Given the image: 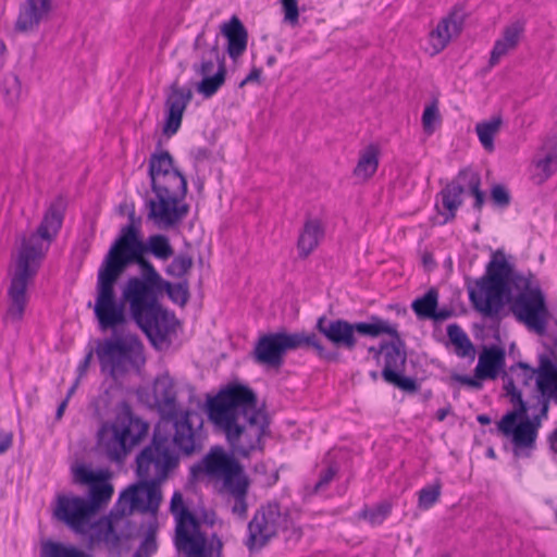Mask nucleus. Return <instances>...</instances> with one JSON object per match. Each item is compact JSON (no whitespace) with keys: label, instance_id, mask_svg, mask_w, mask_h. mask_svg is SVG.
I'll return each instance as SVG.
<instances>
[{"label":"nucleus","instance_id":"nucleus-22","mask_svg":"<svg viewBox=\"0 0 557 557\" xmlns=\"http://www.w3.org/2000/svg\"><path fill=\"white\" fill-rule=\"evenodd\" d=\"M170 89L165 100L166 120L163 127L166 136H172L178 131L184 111L193 98L191 90L180 87L177 83H173Z\"/></svg>","mask_w":557,"mask_h":557},{"label":"nucleus","instance_id":"nucleus-4","mask_svg":"<svg viewBox=\"0 0 557 557\" xmlns=\"http://www.w3.org/2000/svg\"><path fill=\"white\" fill-rule=\"evenodd\" d=\"M66 205L64 197H57L45 213L37 232L23 240L8 290L10 306L7 314L13 321H20L24 314L27 304L26 288L45 256L42 240L51 242L57 235L62 226Z\"/></svg>","mask_w":557,"mask_h":557},{"label":"nucleus","instance_id":"nucleus-30","mask_svg":"<svg viewBox=\"0 0 557 557\" xmlns=\"http://www.w3.org/2000/svg\"><path fill=\"white\" fill-rule=\"evenodd\" d=\"M457 178L448 183L440 193L444 212H440L445 216V222L453 221L456 216L458 208L462 205V194L465 186Z\"/></svg>","mask_w":557,"mask_h":557},{"label":"nucleus","instance_id":"nucleus-42","mask_svg":"<svg viewBox=\"0 0 557 557\" xmlns=\"http://www.w3.org/2000/svg\"><path fill=\"white\" fill-rule=\"evenodd\" d=\"M442 484L435 481L434 484L428 485L419 491L418 507L423 510L430 509L437 503L441 496Z\"/></svg>","mask_w":557,"mask_h":557},{"label":"nucleus","instance_id":"nucleus-10","mask_svg":"<svg viewBox=\"0 0 557 557\" xmlns=\"http://www.w3.org/2000/svg\"><path fill=\"white\" fill-rule=\"evenodd\" d=\"M149 425L133 413L123 401L112 422L101 425L97 434V450L108 460L123 463L132 449L147 435Z\"/></svg>","mask_w":557,"mask_h":557},{"label":"nucleus","instance_id":"nucleus-47","mask_svg":"<svg viewBox=\"0 0 557 557\" xmlns=\"http://www.w3.org/2000/svg\"><path fill=\"white\" fill-rule=\"evenodd\" d=\"M157 550L153 533L149 532L132 557H150Z\"/></svg>","mask_w":557,"mask_h":557},{"label":"nucleus","instance_id":"nucleus-48","mask_svg":"<svg viewBox=\"0 0 557 557\" xmlns=\"http://www.w3.org/2000/svg\"><path fill=\"white\" fill-rule=\"evenodd\" d=\"M284 20L292 25L298 22L299 10L297 0H282Z\"/></svg>","mask_w":557,"mask_h":557},{"label":"nucleus","instance_id":"nucleus-37","mask_svg":"<svg viewBox=\"0 0 557 557\" xmlns=\"http://www.w3.org/2000/svg\"><path fill=\"white\" fill-rule=\"evenodd\" d=\"M225 76V64L221 62L214 75H207L202 77L201 82H199L197 85V91L203 95L206 98L212 97L224 84Z\"/></svg>","mask_w":557,"mask_h":557},{"label":"nucleus","instance_id":"nucleus-49","mask_svg":"<svg viewBox=\"0 0 557 557\" xmlns=\"http://www.w3.org/2000/svg\"><path fill=\"white\" fill-rule=\"evenodd\" d=\"M335 474H336L335 468L329 467L327 469H325L321 473L318 482L315 483L313 491L317 493V492L325 488L330 484V482L334 479Z\"/></svg>","mask_w":557,"mask_h":557},{"label":"nucleus","instance_id":"nucleus-32","mask_svg":"<svg viewBox=\"0 0 557 557\" xmlns=\"http://www.w3.org/2000/svg\"><path fill=\"white\" fill-rule=\"evenodd\" d=\"M457 180L461 181L468 187L470 194L474 197L473 208L476 211H481L485 202V194L483 190H481L480 174L470 169H463L459 171Z\"/></svg>","mask_w":557,"mask_h":557},{"label":"nucleus","instance_id":"nucleus-2","mask_svg":"<svg viewBox=\"0 0 557 557\" xmlns=\"http://www.w3.org/2000/svg\"><path fill=\"white\" fill-rule=\"evenodd\" d=\"M207 413L214 426L224 433L234 455L247 458L263 450L269 433V417L258 407L256 393L239 383L228 384L207 400Z\"/></svg>","mask_w":557,"mask_h":557},{"label":"nucleus","instance_id":"nucleus-58","mask_svg":"<svg viewBox=\"0 0 557 557\" xmlns=\"http://www.w3.org/2000/svg\"><path fill=\"white\" fill-rule=\"evenodd\" d=\"M207 47H208V45L205 39V32L202 30L200 34H198V36L195 39L194 50H202Z\"/></svg>","mask_w":557,"mask_h":557},{"label":"nucleus","instance_id":"nucleus-38","mask_svg":"<svg viewBox=\"0 0 557 557\" xmlns=\"http://www.w3.org/2000/svg\"><path fill=\"white\" fill-rule=\"evenodd\" d=\"M149 253L154 258L166 261L174 255L170 238L163 234H154L148 237Z\"/></svg>","mask_w":557,"mask_h":557},{"label":"nucleus","instance_id":"nucleus-3","mask_svg":"<svg viewBox=\"0 0 557 557\" xmlns=\"http://www.w3.org/2000/svg\"><path fill=\"white\" fill-rule=\"evenodd\" d=\"M315 329L336 348L349 351L357 346L356 334L370 337H377L381 334L389 335L392 341L384 347V367L381 375L386 383L404 392H418L417 381L404 375L407 361L406 344L395 325L374 315L371 317V322L355 323L344 319L330 320L325 315H321L315 323Z\"/></svg>","mask_w":557,"mask_h":557},{"label":"nucleus","instance_id":"nucleus-20","mask_svg":"<svg viewBox=\"0 0 557 557\" xmlns=\"http://www.w3.org/2000/svg\"><path fill=\"white\" fill-rule=\"evenodd\" d=\"M161 483L149 480L139 479V481L125 490L119 499V505L126 503L128 505V513L134 510L140 512H154L158 510L162 499Z\"/></svg>","mask_w":557,"mask_h":557},{"label":"nucleus","instance_id":"nucleus-18","mask_svg":"<svg viewBox=\"0 0 557 557\" xmlns=\"http://www.w3.org/2000/svg\"><path fill=\"white\" fill-rule=\"evenodd\" d=\"M509 301L510 309L519 322L539 335L545 334L549 311L540 286H535L533 290L527 293H519Z\"/></svg>","mask_w":557,"mask_h":557},{"label":"nucleus","instance_id":"nucleus-9","mask_svg":"<svg viewBox=\"0 0 557 557\" xmlns=\"http://www.w3.org/2000/svg\"><path fill=\"white\" fill-rule=\"evenodd\" d=\"M146 253H149L148 239L143 242L139 232H136L132 225H124L98 270L106 298H111L112 283L117 282L129 265L137 264L140 272H158L145 257Z\"/></svg>","mask_w":557,"mask_h":557},{"label":"nucleus","instance_id":"nucleus-19","mask_svg":"<svg viewBox=\"0 0 557 557\" xmlns=\"http://www.w3.org/2000/svg\"><path fill=\"white\" fill-rule=\"evenodd\" d=\"M534 393L528 405L547 416L550 401L557 404V364L545 354L539 356Z\"/></svg>","mask_w":557,"mask_h":557},{"label":"nucleus","instance_id":"nucleus-17","mask_svg":"<svg viewBox=\"0 0 557 557\" xmlns=\"http://www.w3.org/2000/svg\"><path fill=\"white\" fill-rule=\"evenodd\" d=\"M546 417L541 416V411L531 408L528 403H521L497 422V429L503 435L511 438L513 453L520 456L521 450L535 448L542 419Z\"/></svg>","mask_w":557,"mask_h":557},{"label":"nucleus","instance_id":"nucleus-44","mask_svg":"<svg viewBox=\"0 0 557 557\" xmlns=\"http://www.w3.org/2000/svg\"><path fill=\"white\" fill-rule=\"evenodd\" d=\"M441 122V115L438 112L437 102L433 101L429 106L425 107L422 114V125L423 129L428 134H432L435 129V124Z\"/></svg>","mask_w":557,"mask_h":557},{"label":"nucleus","instance_id":"nucleus-50","mask_svg":"<svg viewBox=\"0 0 557 557\" xmlns=\"http://www.w3.org/2000/svg\"><path fill=\"white\" fill-rule=\"evenodd\" d=\"M102 540L112 548H115L120 545L121 537L111 522H109L107 530L103 533Z\"/></svg>","mask_w":557,"mask_h":557},{"label":"nucleus","instance_id":"nucleus-33","mask_svg":"<svg viewBox=\"0 0 557 557\" xmlns=\"http://www.w3.org/2000/svg\"><path fill=\"white\" fill-rule=\"evenodd\" d=\"M379 166V150L375 146H368L361 153L358 163L354 170L357 177L367 180L371 177Z\"/></svg>","mask_w":557,"mask_h":557},{"label":"nucleus","instance_id":"nucleus-63","mask_svg":"<svg viewBox=\"0 0 557 557\" xmlns=\"http://www.w3.org/2000/svg\"><path fill=\"white\" fill-rule=\"evenodd\" d=\"M476 420L482 425H488L492 422V419L487 414H479Z\"/></svg>","mask_w":557,"mask_h":557},{"label":"nucleus","instance_id":"nucleus-21","mask_svg":"<svg viewBox=\"0 0 557 557\" xmlns=\"http://www.w3.org/2000/svg\"><path fill=\"white\" fill-rule=\"evenodd\" d=\"M537 371L539 367L533 368L522 361L511 366L508 371H503L504 389L515 407L520 406L521 403H527L522 398V391L519 386L530 387L533 381L536 382ZM529 403H532V400Z\"/></svg>","mask_w":557,"mask_h":557},{"label":"nucleus","instance_id":"nucleus-56","mask_svg":"<svg viewBox=\"0 0 557 557\" xmlns=\"http://www.w3.org/2000/svg\"><path fill=\"white\" fill-rule=\"evenodd\" d=\"M388 342H382L379 347L370 346L368 351L373 355V357L379 360L381 356H383L385 351V346Z\"/></svg>","mask_w":557,"mask_h":557},{"label":"nucleus","instance_id":"nucleus-41","mask_svg":"<svg viewBox=\"0 0 557 557\" xmlns=\"http://www.w3.org/2000/svg\"><path fill=\"white\" fill-rule=\"evenodd\" d=\"M193 265V257L187 252H181L165 268V273L175 278H183L191 270Z\"/></svg>","mask_w":557,"mask_h":557},{"label":"nucleus","instance_id":"nucleus-14","mask_svg":"<svg viewBox=\"0 0 557 557\" xmlns=\"http://www.w3.org/2000/svg\"><path fill=\"white\" fill-rule=\"evenodd\" d=\"M174 431L156 426L151 442L136 456V474L138 479H149L163 483L170 473L178 467L180 458L190 457L173 441Z\"/></svg>","mask_w":557,"mask_h":557},{"label":"nucleus","instance_id":"nucleus-24","mask_svg":"<svg viewBox=\"0 0 557 557\" xmlns=\"http://www.w3.org/2000/svg\"><path fill=\"white\" fill-rule=\"evenodd\" d=\"M463 23L465 14L461 10L451 11L438 22L436 28L430 33L433 54L443 51L449 41L461 33Z\"/></svg>","mask_w":557,"mask_h":557},{"label":"nucleus","instance_id":"nucleus-59","mask_svg":"<svg viewBox=\"0 0 557 557\" xmlns=\"http://www.w3.org/2000/svg\"><path fill=\"white\" fill-rule=\"evenodd\" d=\"M451 312L447 309H442V310H434V317H431L430 319H433L435 321H443V320H446L450 317Z\"/></svg>","mask_w":557,"mask_h":557},{"label":"nucleus","instance_id":"nucleus-60","mask_svg":"<svg viewBox=\"0 0 557 557\" xmlns=\"http://www.w3.org/2000/svg\"><path fill=\"white\" fill-rule=\"evenodd\" d=\"M449 413H450V405H448L447 407L438 409L437 412H436V419L442 422V421L445 420V418Z\"/></svg>","mask_w":557,"mask_h":557},{"label":"nucleus","instance_id":"nucleus-46","mask_svg":"<svg viewBox=\"0 0 557 557\" xmlns=\"http://www.w3.org/2000/svg\"><path fill=\"white\" fill-rule=\"evenodd\" d=\"M491 199L496 207L504 209L510 205L511 196L504 185L496 184L491 189Z\"/></svg>","mask_w":557,"mask_h":557},{"label":"nucleus","instance_id":"nucleus-40","mask_svg":"<svg viewBox=\"0 0 557 557\" xmlns=\"http://www.w3.org/2000/svg\"><path fill=\"white\" fill-rule=\"evenodd\" d=\"M214 61L219 64L224 63V57L221 55L218 42L209 48L208 55L206 52L201 53V62L194 64L193 69L196 74L203 76L211 75L214 69Z\"/></svg>","mask_w":557,"mask_h":557},{"label":"nucleus","instance_id":"nucleus-57","mask_svg":"<svg viewBox=\"0 0 557 557\" xmlns=\"http://www.w3.org/2000/svg\"><path fill=\"white\" fill-rule=\"evenodd\" d=\"M547 441L550 450L557 455V426L549 433Z\"/></svg>","mask_w":557,"mask_h":557},{"label":"nucleus","instance_id":"nucleus-29","mask_svg":"<svg viewBox=\"0 0 557 557\" xmlns=\"http://www.w3.org/2000/svg\"><path fill=\"white\" fill-rule=\"evenodd\" d=\"M323 235L324 230L319 220H307L297 242L299 256L301 258H307L319 246Z\"/></svg>","mask_w":557,"mask_h":557},{"label":"nucleus","instance_id":"nucleus-45","mask_svg":"<svg viewBox=\"0 0 557 557\" xmlns=\"http://www.w3.org/2000/svg\"><path fill=\"white\" fill-rule=\"evenodd\" d=\"M3 91L9 102H15L22 91L21 82L15 74H9L3 81Z\"/></svg>","mask_w":557,"mask_h":557},{"label":"nucleus","instance_id":"nucleus-12","mask_svg":"<svg viewBox=\"0 0 557 557\" xmlns=\"http://www.w3.org/2000/svg\"><path fill=\"white\" fill-rule=\"evenodd\" d=\"M191 471L222 479L223 490L234 500L232 512L240 519L246 518L248 510L247 494L250 481L234 455H227L221 446H214L200 462L191 468Z\"/></svg>","mask_w":557,"mask_h":557},{"label":"nucleus","instance_id":"nucleus-8","mask_svg":"<svg viewBox=\"0 0 557 557\" xmlns=\"http://www.w3.org/2000/svg\"><path fill=\"white\" fill-rule=\"evenodd\" d=\"M74 481L89 485V498L58 495L53 515L74 531L83 532L90 517L109 503L114 491L101 473H96L86 466H78L74 470Z\"/></svg>","mask_w":557,"mask_h":557},{"label":"nucleus","instance_id":"nucleus-5","mask_svg":"<svg viewBox=\"0 0 557 557\" xmlns=\"http://www.w3.org/2000/svg\"><path fill=\"white\" fill-rule=\"evenodd\" d=\"M148 174L154 194V198L146 201L148 220L160 228L178 225L189 212V206L183 202L187 194L186 177L174 166V159L166 150L150 156Z\"/></svg>","mask_w":557,"mask_h":557},{"label":"nucleus","instance_id":"nucleus-1","mask_svg":"<svg viewBox=\"0 0 557 557\" xmlns=\"http://www.w3.org/2000/svg\"><path fill=\"white\" fill-rule=\"evenodd\" d=\"M111 286V298H106L97 275L96 300L94 312L102 331L115 330L127 323L126 305L136 324L144 331L153 345L164 343L173 331V315L160 304L159 272H140L139 276H131L122 287L121 298Z\"/></svg>","mask_w":557,"mask_h":557},{"label":"nucleus","instance_id":"nucleus-23","mask_svg":"<svg viewBox=\"0 0 557 557\" xmlns=\"http://www.w3.org/2000/svg\"><path fill=\"white\" fill-rule=\"evenodd\" d=\"M52 11V0H25L21 3L14 24L16 33L35 32Z\"/></svg>","mask_w":557,"mask_h":557},{"label":"nucleus","instance_id":"nucleus-43","mask_svg":"<svg viewBox=\"0 0 557 557\" xmlns=\"http://www.w3.org/2000/svg\"><path fill=\"white\" fill-rule=\"evenodd\" d=\"M391 512V505L387 503L379 504L373 509H363L359 512V518L368 520L371 524H381Z\"/></svg>","mask_w":557,"mask_h":557},{"label":"nucleus","instance_id":"nucleus-62","mask_svg":"<svg viewBox=\"0 0 557 557\" xmlns=\"http://www.w3.org/2000/svg\"><path fill=\"white\" fill-rule=\"evenodd\" d=\"M79 380H81L79 377H77V379L75 380V382L73 383V385H72V386L70 387V389L67 391V394H66L65 399H67V400H69V399L74 395V393H75V391H76V388H77V386H78V384H79Z\"/></svg>","mask_w":557,"mask_h":557},{"label":"nucleus","instance_id":"nucleus-64","mask_svg":"<svg viewBox=\"0 0 557 557\" xmlns=\"http://www.w3.org/2000/svg\"><path fill=\"white\" fill-rule=\"evenodd\" d=\"M208 157H209V151L205 148H200L196 152L197 160H203V159H207Z\"/></svg>","mask_w":557,"mask_h":557},{"label":"nucleus","instance_id":"nucleus-28","mask_svg":"<svg viewBox=\"0 0 557 557\" xmlns=\"http://www.w3.org/2000/svg\"><path fill=\"white\" fill-rule=\"evenodd\" d=\"M536 172L533 177L536 183L542 184L557 171V145L546 143L537 152L534 161Z\"/></svg>","mask_w":557,"mask_h":557},{"label":"nucleus","instance_id":"nucleus-53","mask_svg":"<svg viewBox=\"0 0 557 557\" xmlns=\"http://www.w3.org/2000/svg\"><path fill=\"white\" fill-rule=\"evenodd\" d=\"M261 73H262L261 69L253 67L250 71V73L246 76V78L240 82L239 87H243L246 84L252 83V82L260 83Z\"/></svg>","mask_w":557,"mask_h":557},{"label":"nucleus","instance_id":"nucleus-7","mask_svg":"<svg viewBox=\"0 0 557 557\" xmlns=\"http://www.w3.org/2000/svg\"><path fill=\"white\" fill-rule=\"evenodd\" d=\"M156 405L161 413V420L156 426L174 431L173 441L185 454H198L203 448L202 419L194 410L180 411L175 383L168 375H160L153 384Z\"/></svg>","mask_w":557,"mask_h":557},{"label":"nucleus","instance_id":"nucleus-39","mask_svg":"<svg viewBox=\"0 0 557 557\" xmlns=\"http://www.w3.org/2000/svg\"><path fill=\"white\" fill-rule=\"evenodd\" d=\"M41 554L42 557H94L74 546H65L64 544L51 541L42 545Z\"/></svg>","mask_w":557,"mask_h":557},{"label":"nucleus","instance_id":"nucleus-51","mask_svg":"<svg viewBox=\"0 0 557 557\" xmlns=\"http://www.w3.org/2000/svg\"><path fill=\"white\" fill-rule=\"evenodd\" d=\"M451 380H454L458 383H461L463 385H467L469 387L475 388V389L482 388L481 380H479L476 376L470 377L468 375L454 373V374H451Z\"/></svg>","mask_w":557,"mask_h":557},{"label":"nucleus","instance_id":"nucleus-34","mask_svg":"<svg viewBox=\"0 0 557 557\" xmlns=\"http://www.w3.org/2000/svg\"><path fill=\"white\" fill-rule=\"evenodd\" d=\"M166 293L169 298L176 305L184 307L189 299V284L186 278L178 283H171L165 281L161 276V283L159 284V298L162 297L163 293Z\"/></svg>","mask_w":557,"mask_h":557},{"label":"nucleus","instance_id":"nucleus-11","mask_svg":"<svg viewBox=\"0 0 557 557\" xmlns=\"http://www.w3.org/2000/svg\"><path fill=\"white\" fill-rule=\"evenodd\" d=\"M306 348L312 350L319 358L330 362L337 361L339 355L326 349L321 338L313 332L287 333L280 331L261 335L253 348L255 361L268 368L280 369L284 363L287 351Z\"/></svg>","mask_w":557,"mask_h":557},{"label":"nucleus","instance_id":"nucleus-16","mask_svg":"<svg viewBox=\"0 0 557 557\" xmlns=\"http://www.w3.org/2000/svg\"><path fill=\"white\" fill-rule=\"evenodd\" d=\"M101 372L117 379L131 370H139L146 359L144 346L137 337H111L96 348Z\"/></svg>","mask_w":557,"mask_h":557},{"label":"nucleus","instance_id":"nucleus-35","mask_svg":"<svg viewBox=\"0 0 557 557\" xmlns=\"http://www.w3.org/2000/svg\"><path fill=\"white\" fill-rule=\"evenodd\" d=\"M503 119L497 115L488 121H483L475 125V132L479 140L487 151L494 150V137L500 131Z\"/></svg>","mask_w":557,"mask_h":557},{"label":"nucleus","instance_id":"nucleus-27","mask_svg":"<svg viewBox=\"0 0 557 557\" xmlns=\"http://www.w3.org/2000/svg\"><path fill=\"white\" fill-rule=\"evenodd\" d=\"M221 33L227 39V53L231 59L239 58L247 48L248 33L244 24L237 16H232L221 26Z\"/></svg>","mask_w":557,"mask_h":557},{"label":"nucleus","instance_id":"nucleus-25","mask_svg":"<svg viewBox=\"0 0 557 557\" xmlns=\"http://www.w3.org/2000/svg\"><path fill=\"white\" fill-rule=\"evenodd\" d=\"M525 23L523 21H515L506 25L502 32L500 38H498L491 51L488 65L495 66L503 57L515 51L524 34Z\"/></svg>","mask_w":557,"mask_h":557},{"label":"nucleus","instance_id":"nucleus-15","mask_svg":"<svg viewBox=\"0 0 557 557\" xmlns=\"http://www.w3.org/2000/svg\"><path fill=\"white\" fill-rule=\"evenodd\" d=\"M171 509L177 512L175 546L186 557H223V542L216 535L207 537L200 531V523L190 510L184 506L182 494L174 493Z\"/></svg>","mask_w":557,"mask_h":557},{"label":"nucleus","instance_id":"nucleus-55","mask_svg":"<svg viewBox=\"0 0 557 557\" xmlns=\"http://www.w3.org/2000/svg\"><path fill=\"white\" fill-rule=\"evenodd\" d=\"M140 224H141V218L140 216H136L135 214V211L132 210L129 213H128V223L126 225H132L136 232H139L140 233Z\"/></svg>","mask_w":557,"mask_h":557},{"label":"nucleus","instance_id":"nucleus-6","mask_svg":"<svg viewBox=\"0 0 557 557\" xmlns=\"http://www.w3.org/2000/svg\"><path fill=\"white\" fill-rule=\"evenodd\" d=\"M535 286L540 285L533 282V275L524 276L516 272L504 253L497 251L487 264L485 274L475 281L473 287H469V299L476 311L496 318L506 301L512 298V288L519 294L533 290Z\"/></svg>","mask_w":557,"mask_h":557},{"label":"nucleus","instance_id":"nucleus-52","mask_svg":"<svg viewBox=\"0 0 557 557\" xmlns=\"http://www.w3.org/2000/svg\"><path fill=\"white\" fill-rule=\"evenodd\" d=\"M13 443V435L11 432H2L0 435V455L4 454Z\"/></svg>","mask_w":557,"mask_h":557},{"label":"nucleus","instance_id":"nucleus-61","mask_svg":"<svg viewBox=\"0 0 557 557\" xmlns=\"http://www.w3.org/2000/svg\"><path fill=\"white\" fill-rule=\"evenodd\" d=\"M67 399L62 400V403L58 406L57 412H55V419L60 420L63 417L64 410L67 406Z\"/></svg>","mask_w":557,"mask_h":557},{"label":"nucleus","instance_id":"nucleus-13","mask_svg":"<svg viewBox=\"0 0 557 557\" xmlns=\"http://www.w3.org/2000/svg\"><path fill=\"white\" fill-rule=\"evenodd\" d=\"M281 533L286 541H299L302 529L296 523L290 510L277 502L260 505L247 525L244 542L250 553L259 552Z\"/></svg>","mask_w":557,"mask_h":557},{"label":"nucleus","instance_id":"nucleus-54","mask_svg":"<svg viewBox=\"0 0 557 557\" xmlns=\"http://www.w3.org/2000/svg\"><path fill=\"white\" fill-rule=\"evenodd\" d=\"M92 350L90 349L86 356L84 357V359L82 360V362L79 363L78 368H77V372H78V377L81 379L83 375H85L87 369L89 368L90 366V362H91V359H92Z\"/></svg>","mask_w":557,"mask_h":557},{"label":"nucleus","instance_id":"nucleus-26","mask_svg":"<svg viewBox=\"0 0 557 557\" xmlns=\"http://www.w3.org/2000/svg\"><path fill=\"white\" fill-rule=\"evenodd\" d=\"M505 350L498 346L484 348L479 356L475 376L479 380H495L505 367Z\"/></svg>","mask_w":557,"mask_h":557},{"label":"nucleus","instance_id":"nucleus-31","mask_svg":"<svg viewBox=\"0 0 557 557\" xmlns=\"http://www.w3.org/2000/svg\"><path fill=\"white\" fill-rule=\"evenodd\" d=\"M447 336L456 348V355L474 358L475 349L467 333L456 323L447 326Z\"/></svg>","mask_w":557,"mask_h":557},{"label":"nucleus","instance_id":"nucleus-36","mask_svg":"<svg viewBox=\"0 0 557 557\" xmlns=\"http://www.w3.org/2000/svg\"><path fill=\"white\" fill-rule=\"evenodd\" d=\"M438 293L435 288H430L424 296L417 298L411 307L414 313L421 319L434 317V310L437 308Z\"/></svg>","mask_w":557,"mask_h":557}]
</instances>
